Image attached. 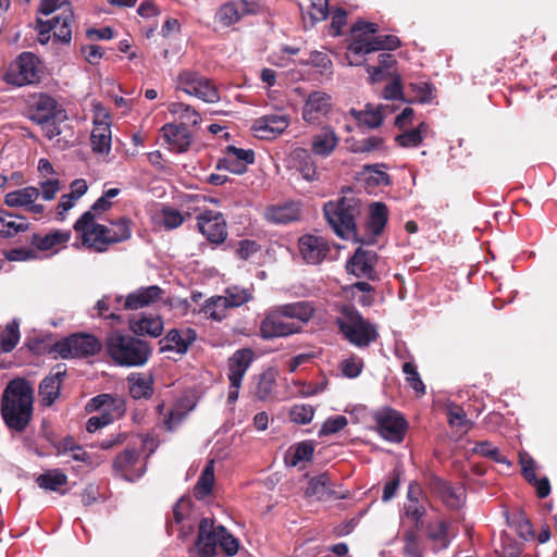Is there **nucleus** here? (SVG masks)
<instances>
[{
  "label": "nucleus",
  "mask_w": 557,
  "mask_h": 557,
  "mask_svg": "<svg viewBox=\"0 0 557 557\" xmlns=\"http://www.w3.org/2000/svg\"><path fill=\"white\" fill-rule=\"evenodd\" d=\"M34 389L25 379L10 381L1 399V416L8 428L23 432L33 417Z\"/></svg>",
  "instance_id": "1"
},
{
  "label": "nucleus",
  "mask_w": 557,
  "mask_h": 557,
  "mask_svg": "<svg viewBox=\"0 0 557 557\" xmlns=\"http://www.w3.org/2000/svg\"><path fill=\"white\" fill-rule=\"evenodd\" d=\"M351 32L354 36L346 54L347 63L350 66L362 64L355 57L380 50H394L400 44L399 39L393 35L373 36L377 32V25L374 23L358 21L351 27Z\"/></svg>",
  "instance_id": "2"
},
{
  "label": "nucleus",
  "mask_w": 557,
  "mask_h": 557,
  "mask_svg": "<svg viewBox=\"0 0 557 557\" xmlns=\"http://www.w3.org/2000/svg\"><path fill=\"white\" fill-rule=\"evenodd\" d=\"M106 349L109 357L123 367H140L148 361L151 352L147 342L120 331L108 334Z\"/></svg>",
  "instance_id": "3"
},
{
  "label": "nucleus",
  "mask_w": 557,
  "mask_h": 557,
  "mask_svg": "<svg viewBox=\"0 0 557 557\" xmlns=\"http://www.w3.org/2000/svg\"><path fill=\"white\" fill-rule=\"evenodd\" d=\"M323 212L338 237L361 242L356 227V218L360 214V202L357 198L349 196L331 200L324 205Z\"/></svg>",
  "instance_id": "4"
},
{
  "label": "nucleus",
  "mask_w": 557,
  "mask_h": 557,
  "mask_svg": "<svg viewBox=\"0 0 557 557\" xmlns=\"http://www.w3.org/2000/svg\"><path fill=\"white\" fill-rule=\"evenodd\" d=\"M29 119L41 126L44 135L53 139L62 133V124L67 120L65 109L47 94L34 95L29 100Z\"/></svg>",
  "instance_id": "5"
},
{
  "label": "nucleus",
  "mask_w": 557,
  "mask_h": 557,
  "mask_svg": "<svg viewBox=\"0 0 557 557\" xmlns=\"http://www.w3.org/2000/svg\"><path fill=\"white\" fill-rule=\"evenodd\" d=\"M336 324L345 338L358 348L368 347L379 336L375 326L350 305L339 307Z\"/></svg>",
  "instance_id": "6"
},
{
  "label": "nucleus",
  "mask_w": 557,
  "mask_h": 557,
  "mask_svg": "<svg viewBox=\"0 0 557 557\" xmlns=\"http://www.w3.org/2000/svg\"><path fill=\"white\" fill-rule=\"evenodd\" d=\"M95 214L86 211L74 224V230L82 234L83 245L96 252H104L112 244L129 239L128 231L122 226V233L117 237H109V226L98 224L95 221Z\"/></svg>",
  "instance_id": "7"
},
{
  "label": "nucleus",
  "mask_w": 557,
  "mask_h": 557,
  "mask_svg": "<svg viewBox=\"0 0 557 557\" xmlns=\"http://www.w3.org/2000/svg\"><path fill=\"white\" fill-rule=\"evenodd\" d=\"M102 349L101 342L87 333H75L54 344L53 350L61 358H86L97 355Z\"/></svg>",
  "instance_id": "8"
},
{
  "label": "nucleus",
  "mask_w": 557,
  "mask_h": 557,
  "mask_svg": "<svg viewBox=\"0 0 557 557\" xmlns=\"http://www.w3.org/2000/svg\"><path fill=\"white\" fill-rule=\"evenodd\" d=\"M39 60L32 52L21 53L4 74L8 84L25 86L39 81Z\"/></svg>",
  "instance_id": "9"
},
{
  "label": "nucleus",
  "mask_w": 557,
  "mask_h": 557,
  "mask_svg": "<svg viewBox=\"0 0 557 557\" xmlns=\"http://www.w3.org/2000/svg\"><path fill=\"white\" fill-rule=\"evenodd\" d=\"M177 88L189 96L214 103L220 100L219 91L214 85L197 72L184 71L178 75Z\"/></svg>",
  "instance_id": "10"
},
{
  "label": "nucleus",
  "mask_w": 557,
  "mask_h": 557,
  "mask_svg": "<svg viewBox=\"0 0 557 557\" xmlns=\"http://www.w3.org/2000/svg\"><path fill=\"white\" fill-rule=\"evenodd\" d=\"M374 421L380 435L392 443H400L404 440L407 423L403 416L392 409L382 408L374 412Z\"/></svg>",
  "instance_id": "11"
},
{
  "label": "nucleus",
  "mask_w": 557,
  "mask_h": 557,
  "mask_svg": "<svg viewBox=\"0 0 557 557\" xmlns=\"http://www.w3.org/2000/svg\"><path fill=\"white\" fill-rule=\"evenodd\" d=\"M278 307L270 310L260 324V335L264 339L285 337L300 331V324L285 321Z\"/></svg>",
  "instance_id": "12"
},
{
  "label": "nucleus",
  "mask_w": 557,
  "mask_h": 557,
  "mask_svg": "<svg viewBox=\"0 0 557 557\" xmlns=\"http://www.w3.org/2000/svg\"><path fill=\"white\" fill-rule=\"evenodd\" d=\"M289 125L286 114H268L255 120L251 131L260 139H274Z\"/></svg>",
  "instance_id": "13"
},
{
  "label": "nucleus",
  "mask_w": 557,
  "mask_h": 557,
  "mask_svg": "<svg viewBox=\"0 0 557 557\" xmlns=\"http://www.w3.org/2000/svg\"><path fill=\"white\" fill-rule=\"evenodd\" d=\"M220 527L213 520L203 518L199 523L196 547L200 557H214L220 541Z\"/></svg>",
  "instance_id": "14"
},
{
  "label": "nucleus",
  "mask_w": 557,
  "mask_h": 557,
  "mask_svg": "<svg viewBox=\"0 0 557 557\" xmlns=\"http://www.w3.org/2000/svg\"><path fill=\"white\" fill-rule=\"evenodd\" d=\"M198 227L208 240L214 244L223 243L227 236L226 223L223 214L214 211H205L198 216Z\"/></svg>",
  "instance_id": "15"
},
{
  "label": "nucleus",
  "mask_w": 557,
  "mask_h": 557,
  "mask_svg": "<svg viewBox=\"0 0 557 557\" xmlns=\"http://www.w3.org/2000/svg\"><path fill=\"white\" fill-rule=\"evenodd\" d=\"M331 109V97L323 91H313L302 107V119L309 124H318L327 116Z\"/></svg>",
  "instance_id": "16"
},
{
  "label": "nucleus",
  "mask_w": 557,
  "mask_h": 557,
  "mask_svg": "<svg viewBox=\"0 0 557 557\" xmlns=\"http://www.w3.org/2000/svg\"><path fill=\"white\" fill-rule=\"evenodd\" d=\"M377 256L373 250L357 248L354 256L347 261V271L357 277L375 280L374 265Z\"/></svg>",
  "instance_id": "17"
},
{
  "label": "nucleus",
  "mask_w": 557,
  "mask_h": 557,
  "mask_svg": "<svg viewBox=\"0 0 557 557\" xmlns=\"http://www.w3.org/2000/svg\"><path fill=\"white\" fill-rule=\"evenodd\" d=\"M165 292L157 285L140 287L129 293L123 302L125 310H138L164 301Z\"/></svg>",
  "instance_id": "18"
},
{
  "label": "nucleus",
  "mask_w": 557,
  "mask_h": 557,
  "mask_svg": "<svg viewBox=\"0 0 557 557\" xmlns=\"http://www.w3.org/2000/svg\"><path fill=\"white\" fill-rule=\"evenodd\" d=\"M302 259L310 264L320 263L329 253L330 246L321 236L304 235L298 240Z\"/></svg>",
  "instance_id": "19"
},
{
  "label": "nucleus",
  "mask_w": 557,
  "mask_h": 557,
  "mask_svg": "<svg viewBox=\"0 0 557 557\" xmlns=\"http://www.w3.org/2000/svg\"><path fill=\"white\" fill-rule=\"evenodd\" d=\"M339 137L330 125L322 126L315 132L310 141V150L314 156L329 158L337 148Z\"/></svg>",
  "instance_id": "20"
},
{
  "label": "nucleus",
  "mask_w": 557,
  "mask_h": 557,
  "mask_svg": "<svg viewBox=\"0 0 557 557\" xmlns=\"http://www.w3.org/2000/svg\"><path fill=\"white\" fill-rule=\"evenodd\" d=\"M138 453L135 449H125L120 454L113 462V469L120 472L122 478L126 481L133 482L139 479L146 471L145 466H140L136 469L138 463Z\"/></svg>",
  "instance_id": "21"
},
{
  "label": "nucleus",
  "mask_w": 557,
  "mask_h": 557,
  "mask_svg": "<svg viewBox=\"0 0 557 557\" xmlns=\"http://www.w3.org/2000/svg\"><path fill=\"white\" fill-rule=\"evenodd\" d=\"M196 338L197 333L194 329H173L169 331L165 337L161 341V349L185 354L188 350V347L196 341Z\"/></svg>",
  "instance_id": "22"
},
{
  "label": "nucleus",
  "mask_w": 557,
  "mask_h": 557,
  "mask_svg": "<svg viewBox=\"0 0 557 557\" xmlns=\"http://www.w3.org/2000/svg\"><path fill=\"white\" fill-rule=\"evenodd\" d=\"M161 134L169 149L173 151L184 152L190 146L191 135L184 125L165 124L161 128Z\"/></svg>",
  "instance_id": "23"
},
{
  "label": "nucleus",
  "mask_w": 557,
  "mask_h": 557,
  "mask_svg": "<svg viewBox=\"0 0 557 557\" xmlns=\"http://www.w3.org/2000/svg\"><path fill=\"white\" fill-rule=\"evenodd\" d=\"M255 354L250 348H243L236 350L228 359V373L230 382L242 383L248 368L250 367Z\"/></svg>",
  "instance_id": "24"
},
{
  "label": "nucleus",
  "mask_w": 557,
  "mask_h": 557,
  "mask_svg": "<svg viewBox=\"0 0 557 557\" xmlns=\"http://www.w3.org/2000/svg\"><path fill=\"white\" fill-rule=\"evenodd\" d=\"M300 216V209L296 202H284L273 205L265 209L264 218L273 224H286L298 220Z\"/></svg>",
  "instance_id": "25"
},
{
  "label": "nucleus",
  "mask_w": 557,
  "mask_h": 557,
  "mask_svg": "<svg viewBox=\"0 0 557 557\" xmlns=\"http://www.w3.org/2000/svg\"><path fill=\"white\" fill-rule=\"evenodd\" d=\"M292 159L304 180L314 182L320 178V172L317 169L315 161L307 149H295L292 153Z\"/></svg>",
  "instance_id": "26"
},
{
  "label": "nucleus",
  "mask_w": 557,
  "mask_h": 557,
  "mask_svg": "<svg viewBox=\"0 0 557 557\" xmlns=\"http://www.w3.org/2000/svg\"><path fill=\"white\" fill-rule=\"evenodd\" d=\"M111 128L107 117L101 121H95L90 135L91 148L96 153L108 154L111 150Z\"/></svg>",
  "instance_id": "27"
},
{
  "label": "nucleus",
  "mask_w": 557,
  "mask_h": 557,
  "mask_svg": "<svg viewBox=\"0 0 557 557\" xmlns=\"http://www.w3.org/2000/svg\"><path fill=\"white\" fill-rule=\"evenodd\" d=\"M132 332L139 336L159 337L164 329L163 320L160 315L144 314L129 323Z\"/></svg>",
  "instance_id": "28"
},
{
  "label": "nucleus",
  "mask_w": 557,
  "mask_h": 557,
  "mask_svg": "<svg viewBox=\"0 0 557 557\" xmlns=\"http://www.w3.org/2000/svg\"><path fill=\"white\" fill-rule=\"evenodd\" d=\"M59 9L62 12L52 18V32L58 40L69 44L72 39L73 12L67 3L59 4Z\"/></svg>",
  "instance_id": "29"
},
{
  "label": "nucleus",
  "mask_w": 557,
  "mask_h": 557,
  "mask_svg": "<svg viewBox=\"0 0 557 557\" xmlns=\"http://www.w3.org/2000/svg\"><path fill=\"white\" fill-rule=\"evenodd\" d=\"M382 110V106L367 103L364 109L357 110L352 108L350 109L349 113L358 121L360 125H364L369 128H377L384 121Z\"/></svg>",
  "instance_id": "30"
},
{
  "label": "nucleus",
  "mask_w": 557,
  "mask_h": 557,
  "mask_svg": "<svg viewBox=\"0 0 557 557\" xmlns=\"http://www.w3.org/2000/svg\"><path fill=\"white\" fill-rule=\"evenodd\" d=\"M64 371H57L53 375L45 377L39 385V396L45 406H51L60 395V387Z\"/></svg>",
  "instance_id": "31"
},
{
  "label": "nucleus",
  "mask_w": 557,
  "mask_h": 557,
  "mask_svg": "<svg viewBox=\"0 0 557 557\" xmlns=\"http://www.w3.org/2000/svg\"><path fill=\"white\" fill-rule=\"evenodd\" d=\"M248 11V2L245 0L228 2L220 8L216 20L223 26H230L239 21Z\"/></svg>",
  "instance_id": "32"
},
{
  "label": "nucleus",
  "mask_w": 557,
  "mask_h": 557,
  "mask_svg": "<svg viewBox=\"0 0 557 557\" xmlns=\"http://www.w3.org/2000/svg\"><path fill=\"white\" fill-rule=\"evenodd\" d=\"M40 196L39 188L27 186L10 191L4 197V202L11 208H27L35 202Z\"/></svg>",
  "instance_id": "33"
},
{
  "label": "nucleus",
  "mask_w": 557,
  "mask_h": 557,
  "mask_svg": "<svg viewBox=\"0 0 557 557\" xmlns=\"http://www.w3.org/2000/svg\"><path fill=\"white\" fill-rule=\"evenodd\" d=\"M306 495L315 497L318 500H327L331 497H338L331 487L330 478L327 474H321L312 478L306 488Z\"/></svg>",
  "instance_id": "34"
},
{
  "label": "nucleus",
  "mask_w": 557,
  "mask_h": 557,
  "mask_svg": "<svg viewBox=\"0 0 557 557\" xmlns=\"http://www.w3.org/2000/svg\"><path fill=\"white\" fill-rule=\"evenodd\" d=\"M387 207L383 202H373L369 207L367 230L374 236L380 235L387 222Z\"/></svg>",
  "instance_id": "35"
},
{
  "label": "nucleus",
  "mask_w": 557,
  "mask_h": 557,
  "mask_svg": "<svg viewBox=\"0 0 557 557\" xmlns=\"http://www.w3.org/2000/svg\"><path fill=\"white\" fill-rule=\"evenodd\" d=\"M286 319H296L299 323L309 321L313 315V306L308 301H297L277 306Z\"/></svg>",
  "instance_id": "36"
},
{
  "label": "nucleus",
  "mask_w": 557,
  "mask_h": 557,
  "mask_svg": "<svg viewBox=\"0 0 557 557\" xmlns=\"http://www.w3.org/2000/svg\"><path fill=\"white\" fill-rule=\"evenodd\" d=\"M71 238V232L64 230H57L50 232L49 234L34 235L32 243L39 250H49L60 245H65Z\"/></svg>",
  "instance_id": "37"
},
{
  "label": "nucleus",
  "mask_w": 557,
  "mask_h": 557,
  "mask_svg": "<svg viewBox=\"0 0 557 557\" xmlns=\"http://www.w3.org/2000/svg\"><path fill=\"white\" fill-rule=\"evenodd\" d=\"M129 393L133 398H148L152 394V377L148 374L134 373L128 376Z\"/></svg>",
  "instance_id": "38"
},
{
  "label": "nucleus",
  "mask_w": 557,
  "mask_h": 557,
  "mask_svg": "<svg viewBox=\"0 0 557 557\" xmlns=\"http://www.w3.org/2000/svg\"><path fill=\"white\" fill-rule=\"evenodd\" d=\"M419 494V485L410 484L407 493V502L405 503V513L416 522L417 528L419 527L420 519L425 515L424 506L419 504L418 500Z\"/></svg>",
  "instance_id": "39"
},
{
  "label": "nucleus",
  "mask_w": 557,
  "mask_h": 557,
  "mask_svg": "<svg viewBox=\"0 0 557 557\" xmlns=\"http://www.w3.org/2000/svg\"><path fill=\"white\" fill-rule=\"evenodd\" d=\"M434 490L438 493L446 506L450 508H458L463 503L462 491L460 488H454L446 481L436 480L434 482Z\"/></svg>",
  "instance_id": "40"
},
{
  "label": "nucleus",
  "mask_w": 557,
  "mask_h": 557,
  "mask_svg": "<svg viewBox=\"0 0 557 557\" xmlns=\"http://www.w3.org/2000/svg\"><path fill=\"white\" fill-rule=\"evenodd\" d=\"M36 482L40 488L59 492L66 484L67 476L59 469H51L38 475Z\"/></svg>",
  "instance_id": "41"
},
{
  "label": "nucleus",
  "mask_w": 557,
  "mask_h": 557,
  "mask_svg": "<svg viewBox=\"0 0 557 557\" xmlns=\"http://www.w3.org/2000/svg\"><path fill=\"white\" fill-rule=\"evenodd\" d=\"M348 151L351 153H372L384 148V139L380 136H370L362 140L348 139Z\"/></svg>",
  "instance_id": "42"
},
{
  "label": "nucleus",
  "mask_w": 557,
  "mask_h": 557,
  "mask_svg": "<svg viewBox=\"0 0 557 557\" xmlns=\"http://www.w3.org/2000/svg\"><path fill=\"white\" fill-rule=\"evenodd\" d=\"M428 132L429 125L422 122L417 127L397 135L395 140L399 146L405 148L417 147L422 143Z\"/></svg>",
  "instance_id": "43"
},
{
  "label": "nucleus",
  "mask_w": 557,
  "mask_h": 557,
  "mask_svg": "<svg viewBox=\"0 0 557 557\" xmlns=\"http://www.w3.org/2000/svg\"><path fill=\"white\" fill-rule=\"evenodd\" d=\"M227 309H230V307L223 296H213L206 300L201 312H203L207 318L220 322L226 317Z\"/></svg>",
  "instance_id": "44"
},
{
  "label": "nucleus",
  "mask_w": 557,
  "mask_h": 557,
  "mask_svg": "<svg viewBox=\"0 0 557 557\" xmlns=\"http://www.w3.org/2000/svg\"><path fill=\"white\" fill-rule=\"evenodd\" d=\"M214 483V461L209 460L203 468L198 482L195 486V495L197 498H205L208 496Z\"/></svg>",
  "instance_id": "45"
},
{
  "label": "nucleus",
  "mask_w": 557,
  "mask_h": 557,
  "mask_svg": "<svg viewBox=\"0 0 557 557\" xmlns=\"http://www.w3.org/2000/svg\"><path fill=\"white\" fill-rule=\"evenodd\" d=\"M169 111L175 115H178L182 121L181 125L187 127V125H197L200 121L199 113L188 104L183 102H173L169 107Z\"/></svg>",
  "instance_id": "46"
},
{
  "label": "nucleus",
  "mask_w": 557,
  "mask_h": 557,
  "mask_svg": "<svg viewBox=\"0 0 557 557\" xmlns=\"http://www.w3.org/2000/svg\"><path fill=\"white\" fill-rule=\"evenodd\" d=\"M20 325L17 320L8 323L0 336V347L2 352H11L20 342Z\"/></svg>",
  "instance_id": "47"
},
{
  "label": "nucleus",
  "mask_w": 557,
  "mask_h": 557,
  "mask_svg": "<svg viewBox=\"0 0 557 557\" xmlns=\"http://www.w3.org/2000/svg\"><path fill=\"white\" fill-rule=\"evenodd\" d=\"M222 296L230 308L239 307L252 298V294L249 288H243L239 286L227 287L225 289V294Z\"/></svg>",
  "instance_id": "48"
},
{
  "label": "nucleus",
  "mask_w": 557,
  "mask_h": 557,
  "mask_svg": "<svg viewBox=\"0 0 557 557\" xmlns=\"http://www.w3.org/2000/svg\"><path fill=\"white\" fill-rule=\"evenodd\" d=\"M449 524L445 521H438L430 525L429 537L438 548H446L449 545Z\"/></svg>",
  "instance_id": "49"
},
{
  "label": "nucleus",
  "mask_w": 557,
  "mask_h": 557,
  "mask_svg": "<svg viewBox=\"0 0 557 557\" xmlns=\"http://www.w3.org/2000/svg\"><path fill=\"white\" fill-rule=\"evenodd\" d=\"M448 423L453 428H459L465 431L472 428V422L467 418L466 412L458 406L451 405L447 408Z\"/></svg>",
  "instance_id": "50"
},
{
  "label": "nucleus",
  "mask_w": 557,
  "mask_h": 557,
  "mask_svg": "<svg viewBox=\"0 0 557 557\" xmlns=\"http://www.w3.org/2000/svg\"><path fill=\"white\" fill-rule=\"evenodd\" d=\"M18 221L10 220L0 222V235L3 237H12L21 232H25L29 224L25 218L17 216Z\"/></svg>",
  "instance_id": "51"
},
{
  "label": "nucleus",
  "mask_w": 557,
  "mask_h": 557,
  "mask_svg": "<svg viewBox=\"0 0 557 557\" xmlns=\"http://www.w3.org/2000/svg\"><path fill=\"white\" fill-rule=\"evenodd\" d=\"M275 377L272 372L262 373L259 377L256 395L259 399L265 400L273 392Z\"/></svg>",
  "instance_id": "52"
},
{
  "label": "nucleus",
  "mask_w": 557,
  "mask_h": 557,
  "mask_svg": "<svg viewBox=\"0 0 557 557\" xmlns=\"http://www.w3.org/2000/svg\"><path fill=\"white\" fill-rule=\"evenodd\" d=\"M363 368V361L361 358L357 356H349L348 358L344 359L341 363L342 372L345 376L349 379L357 377Z\"/></svg>",
  "instance_id": "53"
},
{
  "label": "nucleus",
  "mask_w": 557,
  "mask_h": 557,
  "mask_svg": "<svg viewBox=\"0 0 557 557\" xmlns=\"http://www.w3.org/2000/svg\"><path fill=\"white\" fill-rule=\"evenodd\" d=\"M403 372L406 374V380L410 386L419 394L425 393V386L420 379L417 368L411 362H405L403 366Z\"/></svg>",
  "instance_id": "54"
},
{
  "label": "nucleus",
  "mask_w": 557,
  "mask_h": 557,
  "mask_svg": "<svg viewBox=\"0 0 557 557\" xmlns=\"http://www.w3.org/2000/svg\"><path fill=\"white\" fill-rule=\"evenodd\" d=\"M108 405L103 410V414L110 418V422L123 416L125 412V401L122 397L110 395Z\"/></svg>",
  "instance_id": "55"
},
{
  "label": "nucleus",
  "mask_w": 557,
  "mask_h": 557,
  "mask_svg": "<svg viewBox=\"0 0 557 557\" xmlns=\"http://www.w3.org/2000/svg\"><path fill=\"white\" fill-rule=\"evenodd\" d=\"M314 447L309 442H301L296 445L293 456H292V466H296L302 461L311 460L313 456Z\"/></svg>",
  "instance_id": "56"
},
{
  "label": "nucleus",
  "mask_w": 557,
  "mask_h": 557,
  "mask_svg": "<svg viewBox=\"0 0 557 557\" xmlns=\"http://www.w3.org/2000/svg\"><path fill=\"white\" fill-rule=\"evenodd\" d=\"M120 188H109L107 189L100 198L96 200V202L91 207V212L101 213L108 211L112 207V199L120 195Z\"/></svg>",
  "instance_id": "57"
},
{
  "label": "nucleus",
  "mask_w": 557,
  "mask_h": 557,
  "mask_svg": "<svg viewBox=\"0 0 557 557\" xmlns=\"http://www.w3.org/2000/svg\"><path fill=\"white\" fill-rule=\"evenodd\" d=\"M219 546L227 556H233L238 550V541L222 525L220 527Z\"/></svg>",
  "instance_id": "58"
},
{
  "label": "nucleus",
  "mask_w": 557,
  "mask_h": 557,
  "mask_svg": "<svg viewBox=\"0 0 557 557\" xmlns=\"http://www.w3.org/2000/svg\"><path fill=\"white\" fill-rule=\"evenodd\" d=\"M313 408L309 405H295L290 410L292 421L299 424H307L313 418Z\"/></svg>",
  "instance_id": "59"
},
{
  "label": "nucleus",
  "mask_w": 557,
  "mask_h": 557,
  "mask_svg": "<svg viewBox=\"0 0 557 557\" xmlns=\"http://www.w3.org/2000/svg\"><path fill=\"white\" fill-rule=\"evenodd\" d=\"M40 195L45 200H52L59 193L61 184L58 177L41 180L39 182Z\"/></svg>",
  "instance_id": "60"
},
{
  "label": "nucleus",
  "mask_w": 557,
  "mask_h": 557,
  "mask_svg": "<svg viewBox=\"0 0 557 557\" xmlns=\"http://www.w3.org/2000/svg\"><path fill=\"white\" fill-rule=\"evenodd\" d=\"M184 218L178 210L164 208L161 211V223L169 230H173L182 225Z\"/></svg>",
  "instance_id": "61"
},
{
  "label": "nucleus",
  "mask_w": 557,
  "mask_h": 557,
  "mask_svg": "<svg viewBox=\"0 0 557 557\" xmlns=\"http://www.w3.org/2000/svg\"><path fill=\"white\" fill-rule=\"evenodd\" d=\"M347 425V419L345 416H336L329 418L319 431L320 435L335 434L343 430Z\"/></svg>",
  "instance_id": "62"
},
{
  "label": "nucleus",
  "mask_w": 557,
  "mask_h": 557,
  "mask_svg": "<svg viewBox=\"0 0 557 557\" xmlns=\"http://www.w3.org/2000/svg\"><path fill=\"white\" fill-rule=\"evenodd\" d=\"M247 165L248 164L245 162L234 160L225 154L222 159L219 160L216 168L219 170H226L231 173L240 175L247 171Z\"/></svg>",
  "instance_id": "63"
},
{
  "label": "nucleus",
  "mask_w": 557,
  "mask_h": 557,
  "mask_svg": "<svg viewBox=\"0 0 557 557\" xmlns=\"http://www.w3.org/2000/svg\"><path fill=\"white\" fill-rule=\"evenodd\" d=\"M225 154L234 160L243 161L246 164H252L255 161V152L251 149H242L234 146H227Z\"/></svg>",
  "instance_id": "64"
}]
</instances>
